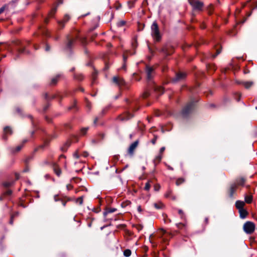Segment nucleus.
Wrapping results in <instances>:
<instances>
[{
  "label": "nucleus",
  "instance_id": "nucleus-38",
  "mask_svg": "<svg viewBox=\"0 0 257 257\" xmlns=\"http://www.w3.org/2000/svg\"><path fill=\"white\" fill-rule=\"evenodd\" d=\"M124 24H125V22H124V21H121V22H120L119 23L118 25H119V26H123V25H124Z\"/></svg>",
  "mask_w": 257,
  "mask_h": 257
},
{
  "label": "nucleus",
  "instance_id": "nucleus-23",
  "mask_svg": "<svg viewBox=\"0 0 257 257\" xmlns=\"http://www.w3.org/2000/svg\"><path fill=\"white\" fill-rule=\"evenodd\" d=\"M162 155H159V156H157L156 159H155V161H157L158 162H159L162 159Z\"/></svg>",
  "mask_w": 257,
  "mask_h": 257
},
{
  "label": "nucleus",
  "instance_id": "nucleus-21",
  "mask_svg": "<svg viewBox=\"0 0 257 257\" xmlns=\"http://www.w3.org/2000/svg\"><path fill=\"white\" fill-rule=\"evenodd\" d=\"M58 78L59 76H58L53 78L51 80V84H55L57 83Z\"/></svg>",
  "mask_w": 257,
  "mask_h": 257
},
{
  "label": "nucleus",
  "instance_id": "nucleus-43",
  "mask_svg": "<svg viewBox=\"0 0 257 257\" xmlns=\"http://www.w3.org/2000/svg\"><path fill=\"white\" fill-rule=\"evenodd\" d=\"M156 139H153L152 141V143L153 144H155V143H156Z\"/></svg>",
  "mask_w": 257,
  "mask_h": 257
},
{
  "label": "nucleus",
  "instance_id": "nucleus-35",
  "mask_svg": "<svg viewBox=\"0 0 257 257\" xmlns=\"http://www.w3.org/2000/svg\"><path fill=\"white\" fill-rule=\"evenodd\" d=\"M165 147H162L160 149V153L161 154L163 153L164 152V151H165Z\"/></svg>",
  "mask_w": 257,
  "mask_h": 257
},
{
  "label": "nucleus",
  "instance_id": "nucleus-19",
  "mask_svg": "<svg viewBox=\"0 0 257 257\" xmlns=\"http://www.w3.org/2000/svg\"><path fill=\"white\" fill-rule=\"evenodd\" d=\"M124 256L128 257L131 254V251L130 249H125L123 252Z\"/></svg>",
  "mask_w": 257,
  "mask_h": 257
},
{
  "label": "nucleus",
  "instance_id": "nucleus-47",
  "mask_svg": "<svg viewBox=\"0 0 257 257\" xmlns=\"http://www.w3.org/2000/svg\"><path fill=\"white\" fill-rule=\"evenodd\" d=\"M75 156L76 157V158H78V156L77 155V154H75Z\"/></svg>",
  "mask_w": 257,
  "mask_h": 257
},
{
  "label": "nucleus",
  "instance_id": "nucleus-29",
  "mask_svg": "<svg viewBox=\"0 0 257 257\" xmlns=\"http://www.w3.org/2000/svg\"><path fill=\"white\" fill-rule=\"evenodd\" d=\"M87 128H83V129H82L81 131V134L82 135H84L86 133V132L87 131Z\"/></svg>",
  "mask_w": 257,
  "mask_h": 257
},
{
  "label": "nucleus",
  "instance_id": "nucleus-3",
  "mask_svg": "<svg viewBox=\"0 0 257 257\" xmlns=\"http://www.w3.org/2000/svg\"><path fill=\"white\" fill-rule=\"evenodd\" d=\"M255 228V224L251 221H247L246 222L243 226V230L247 234H251L252 233Z\"/></svg>",
  "mask_w": 257,
  "mask_h": 257
},
{
  "label": "nucleus",
  "instance_id": "nucleus-39",
  "mask_svg": "<svg viewBox=\"0 0 257 257\" xmlns=\"http://www.w3.org/2000/svg\"><path fill=\"white\" fill-rule=\"evenodd\" d=\"M220 53V51H219V50H217V53H216V55H213V57L214 58V57H215L216 56V55H218V54H219Z\"/></svg>",
  "mask_w": 257,
  "mask_h": 257
},
{
  "label": "nucleus",
  "instance_id": "nucleus-14",
  "mask_svg": "<svg viewBox=\"0 0 257 257\" xmlns=\"http://www.w3.org/2000/svg\"><path fill=\"white\" fill-rule=\"evenodd\" d=\"M236 181H237L236 185H243L245 182V180L244 178L241 177V178H238Z\"/></svg>",
  "mask_w": 257,
  "mask_h": 257
},
{
  "label": "nucleus",
  "instance_id": "nucleus-13",
  "mask_svg": "<svg viewBox=\"0 0 257 257\" xmlns=\"http://www.w3.org/2000/svg\"><path fill=\"white\" fill-rule=\"evenodd\" d=\"M242 85L247 89L250 88L253 84L252 81H245L242 83Z\"/></svg>",
  "mask_w": 257,
  "mask_h": 257
},
{
  "label": "nucleus",
  "instance_id": "nucleus-36",
  "mask_svg": "<svg viewBox=\"0 0 257 257\" xmlns=\"http://www.w3.org/2000/svg\"><path fill=\"white\" fill-rule=\"evenodd\" d=\"M204 221H205V223L206 224H207L208 223V222H209V219H208V217H206V218H205V220H204Z\"/></svg>",
  "mask_w": 257,
  "mask_h": 257
},
{
  "label": "nucleus",
  "instance_id": "nucleus-37",
  "mask_svg": "<svg viewBox=\"0 0 257 257\" xmlns=\"http://www.w3.org/2000/svg\"><path fill=\"white\" fill-rule=\"evenodd\" d=\"M54 199H55V200L56 201H58V200H59V197H58V196H57V195H55V196H54Z\"/></svg>",
  "mask_w": 257,
  "mask_h": 257
},
{
  "label": "nucleus",
  "instance_id": "nucleus-8",
  "mask_svg": "<svg viewBox=\"0 0 257 257\" xmlns=\"http://www.w3.org/2000/svg\"><path fill=\"white\" fill-rule=\"evenodd\" d=\"M239 213V216L241 218H245L248 215V212L244 208L238 210Z\"/></svg>",
  "mask_w": 257,
  "mask_h": 257
},
{
  "label": "nucleus",
  "instance_id": "nucleus-4",
  "mask_svg": "<svg viewBox=\"0 0 257 257\" xmlns=\"http://www.w3.org/2000/svg\"><path fill=\"white\" fill-rule=\"evenodd\" d=\"M186 75V73L184 72H179L176 74V77L173 79V81L177 82L182 80L185 78Z\"/></svg>",
  "mask_w": 257,
  "mask_h": 257
},
{
  "label": "nucleus",
  "instance_id": "nucleus-11",
  "mask_svg": "<svg viewBox=\"0 0 257 257\" xmlns=\"http://www.w3.org/2000/svg\"><path fill=\"white\" fill-rule=\"evenodd\" d=\"M53 170L56 174L59 176L61 174V171L60 170V169L59 168V166H58L57 165H55L53 166Z\"/></svg>",
  "mask_w": 257,
  "mask_h": 257
},
{
  "label": "nucleus",
  "instance_id": "nucleus-9",
  "mask_svg": "<svg viewBox=\"0 0 257 257\" xmlns=\"http://www.w3.org/2000/svg\"><path fill=\"white\" fill-rule=\"evenodd\" d=\"M138 141H136L134 143H133L130 146V148L128 149V152L130 154H132L133 153L134 151L136 149V148L138 146Z\"/></svg>",
  "mask_w": 257,
  "mask_h": 257
},
{
  "label": "nucleus",
  "instance_id": "nucleus-45",
  "mask_svg": "<svg viewBox=\"0 0 257 257\" xmlns=\"http://www.w3.org/2000/svg\"><path fill=\"white\" fill-rule=\"evenodd\" d=\"M83 156L84 157H87L88 156V154L87 153H84Z\"/></svg>",
  "mask_w": 257,
  "mask_h": 257
},
{
  "label": "nucleus",
  "instance_id": "nucleus-48",
  "mask_svg": "<svg viewBox=\"0 0 257 257\" xmlns=\"http://www.w3.org/2000/svg\"><path fill=\"white\" fill-rule=\"evenodd\" d=\"M170 169L173 170L172 168H169Z\"/></svg>",
  "mask_w": 257,
  "mask_h": 257
},
{
  "label": "nucleus",
  "instance_id": "nucleus-1",
  "mask_svg": "<svg viewBox=\"0 0 257 257\" xmlns=\"http://www.w3.org/2000/svg\"><path fill=\"white\" fill-rule=\"evenodd\" d=\"M152 36L156 41H158L161 39L159 28L156 22H154L151 27Z\"/></svg>",
  "mask_w": 257,
  "mask_h": 257
},
{
  "label": "nucleus",
  "instance_id": "nucleus-6",
  "mask_svg": "<svg viewBox=\"0 0 257 257\" xmlns=\"http://www.w3.org/2000/svg\"><path fill=\"white\" fill-rule=\"evenodd\" d=\"M113 82L118 85H121L123 84V83H124L123 79L122 78H121L119 77H117V76L113 77Z\"/></svg>",
  "mask_w": 257,
  "mask_h": 257
},
{
  "label": "nucleus",
  "instance_id": "nucleus-31",
  "mask_svg": "<svg viewBox=\"0 0 257 257\" xmlns=\"http://www.w3.org/2000/svg\"><path fill=\"white\" fill-rule=\"evenodd\" d=\"M127 53V52H126L125 53H124V54L123 55V59L124 61H125L126 60L127 57H126V55Z\"/></svg>",
  "mask_w": 257,
  "mask_h": 257
},
{
  "label": "nucleus",
  "instance_id": "nucleus-34",
  "mask_svg": "<svg viewBox=\"0 0 257 257\" xmlns=\"http://www.w3.org/2000/svg\"><path fill=\"white\" fill-rule=\"evenodd\" d=\"M177 227H178V228H181V227H182V226H184V225L183 224H182V223H178V224H177Z\"/></svg>",
  "mask_w": 257,
  "mask_h": 257
},
{
  "label": "nucleus",
  "instance_id": "nucleus-15",
  "mask_svg": "<svg viewBox=\"0 0 257 257\" xmlns=\"http://www.w3.org/2000/svg\"><path fill=\"white\" fill-rule=\"evenodd\" d=\"M154 206L156 208L159 209L164 207V204L162 202H157L154 204Z\"/></svg>",
  "mask_w": 257,
  "mask_h": 257
},
{
  "label": "nucleus",
  "instance_id": "nucleus-28",
  "mask_svg": "<svg viewBox=\"0 0 257 257\" xmlns=\"http://www.w3.org/2000/svg\"><path fill=\"white\" fill-rule=\"evenodd\" d=\"M6 9V6H4L2 7L1 8H0V14H1L2 13H3Z\"/></svg>",
  "mask_w": 257,
  "mask_h": 257
},
{
  "label": "nucleus",
  "instance_id": "nucleus-16",
  "mask_svg": "<svg viewBox=\"0 0 257 257\" xmlns=\"http://www.w3.org/2000/svg\"><path fill=\"white\" fill-rule=\"evenodd\" d=\"M252 200V196L251 195H246L245 196V202L247 203H250Z\"/></svg>",
  "mask_w": 257,
  "mask_h": 257
},
{
  "label": "nucleus",
  "instance_id": "nucleus-10",
  "mask_svg": "<svg viewBox=\"0 0 257 257\" xmlns=\"http://www.w3.org/2000/svg\"><path fill=\"white\" fill-rule=\"evenodd\" d=\"M147 78L148 79H150L152 78V74L153 72V69L150 67H147L146 69Z\"/></svg>",
  "mask_w": 257,
  "mask_h": 257
},
{
  "label": "nucleus",
  "instance_id": "nucleus-41",
  "mask_svg": "<svg viewBox=\"0 0 257 257\" xmlns=\"http://www.w3.org/2000/svg\"><path fill=\"white\" fill-rule=\"evenodd\" d=\"M178 213L180 214V215H182L183 214V211L182 210H179L178 211Z\"/></svg>",
  "mask_w": 257,
  "mask_h": 257
},
{
  "label": "nucleus",
  "instance_id": "nucleus-32",
  "mask_svg": "<svg viewBox=\"0 0 257 257\" xmlns=\"http://www.w3.org/2000/svg\"><path fill=\"white\" fill-rule=\"evenodd\" d=\"M12 192L11 190H7L6 192V194L7 195H10L11 194H12Z\"/></svg>",
  "mask_w": 257,
  "mask_h": 257
},
{
  "label": "nucleus",
  "instance_id": "nucleus-46",
  "mask_svg": "<svg viewBox=\"0 0 257 257\" xmlns=\"http://www.w3.org/2000/svg\"><path fill=\"white\" fill-rule=\"evenodd\" d=\"M114 158H115V159H116V160H118V158L117 156H114Z\"/></svg>",
  "mask_w": 257,
  "mask_h": 257
},
{
  "label": "nucleus",
  "instance_id": "nucleus-33",
  "mask_svg": "<svg viewBox=\"0 0 257 257\" xmlns=\"http://www.w3.org/2000/svg\"><path fill=\"white\" fill-rule=\"evenodd\" d=\"M160 189V186L159 185H155L154 186V189L155 191H158Z\"/></svg>",
  "mask_w": 257,
  "mask_h": 257
},
{
  "label": "nucleus",
  "instance_id": "nucleus-5",
  "mask_svg": "<svg viewBox=\"0 0 257 257\" xmlns=\"http://www.w3.org/2000/svg\"><path fill=\"white\" fill-rule=\"evenodd\" d=\"M237 188V185L235 183L232 184L230 185L229 189V194L230 197L233 196L234 192Z\"/></svg>",
  "mask_w": 257,
  "mask_h": 257
},
{
  "label": "nucleus",
  "instance_id": "nucleus-26",
  "mask_svg": "<svg viewBox=\"0 0 257 257\" xmlns=\"http://www.w3.org/2000/svg\"><path fill=\"white\" fill-rule=\"evenodd\" d=\"M73 41H74L73 40H69V42H68V43L67 44V47H69V48L70 47L71 45L73 43Z\"/></svg>",
  "mask_w": 257,
  "mask_h": 257
},
{
  "label": "nucleus",
  "instance_id": "nucleus-42",
  "mask_svg": "<svg viewBox=\"0 0 257 257\" xmlns=\"http://www.w3.org/2000/svg\"><path fill=\"white\" fill-rule=\"evenodd\" d=\"M21 149V146H18L17 148V151H19Z\"/></svg>",
  "mask_w": 257,
  "mask_h": 257
},
{
  "label": "nucleus",
  "instance_id": "nucleus-27",
  "mask_svg": "<svg viewBox=\"0 0 257 257\" xmlns=\"http://www.w3.org/2000/svg\"><path fill=\"white\" fill-rule=\"evenodd\" d=\"M127 116L125 118H124L123 119H127L131 118L133 116V115L131 113H127Z\"/></svg>",
  "mask_w": 257,
  "mask_h": 257
},
{
  "label": "nucleus",
  "instance_id": "nucleus-25",
  "mask_svg": "<svg viewBox=\"0 0 257 257\" xmlns=\"http://www.w3.org/2000/svg\"><path fill=\"white\" fill-rule=\"evenodd\" d=\"M157 91H159L161 92V94L163 93V89L162 87H158L157 89H156Z\"/></svg>",
  "mask_w": 257,
  "mask_h": 257
},
{
  "label": "nucleus",
  "instance_id": "nucleus-7",
  "mask_svg": "<svg viewBox=\"0 0 257 257\" xmlns=\"http://www.w3.org/2000/svg\"><path fill=\"white\" fill-rule=\"evenodd\" d=\"M245 205V202L242 201L237 200L235 202V207L238 210L243 208Z\"/></svg>",
  "mask_w": 257,
  "mask_h": 257
},
{
  "label": "nucleus",
  "instance_id": "nucleus-18",
  "mask_svg": "<svg viewBox=\"0 0 257 257\" xmlns=\"http://www.w3.org/2000/svg\"><path fill=\"white\" fill-rule=\"evenodd\" d=\"M4 133L5 134H11L12 133V131L9 127H6L4 128Z\"/></svg>",
  "mask_w": 257,
  "mask_h": 257
},
{
  "label": "nucleus",
  "instance_id": "nucleus-30",
  "mask_svg": "<svg viewBox=\"0 0 257 257\" xmlns=\"http://www.w3.org/2000/svg\"><path fill=\"white\" fill-rule=\"evenodd\" d=\"M115 210H116V209H114V208H113V209H108V210H107V213L113 212H114Z\"/></svg>",
  "mask_w": 257,
  "mask_h": 257
},
{
  "label": "nucleus",
  "instance_id": "nucleus-12",
  "mask_svg": "<svg viewBox=\"0 0 257 257\" xmlns=\"http://www.w3.org/2000/svg\"><path fill=\"white\" fill-rule=\"evenodd\" d=\"M69 19H70L69 16L68 15H65L63 21L59 22V24L60 25L63 24L62 27H63L64 24L65 23L67 22V21H68Z\"/></svg>",
  "mask_w": 257,
  "mask_h": 257
},
{
  "label": "nucleus",
  "instance_id": "nucleus-17",
  "mask_svg": "<svg viewBox=\"0 0 257 257\" xmlns=\"http://www.w3.org/2000/svg\"><path fill=\"white\" fill-rule=\"evenodd\" d=\"M151 183H152L151 181H148V182L146 183L145 186V189L146 191H149L150 190V189L151 188Z\"/></svg>",
  "mask_w": 257,
  "mask_h": 257
},
{
  "label": "nucleus",
  "instance_id": "nucleus-2",
  "mask_svg": "<svg viewBox=\"0 0 257 257\" xmlns=\"http://www.w3.org/2000/svg\"><path fill=\"white\" fill-rule=\"evenodd\" d=\"M188 1L194 10L202 11L204 7V4L202 2L198 0H188Z\"/></svg>",
  "mask_w": 257,
  "mask_h": 257
},
{
  "label": "nucleus",
  "instance_id": "nucleus-44",
  "mask_svg": "<svg viewBox=\"0 0 257 257\" xmlns=\"http://www.w3.org/2000/svg\"><path fill=\"white\" fill-rule=\"evenodd\" d=\"M138 210L139 211L141 212V206H139L138 207Z\"/></svg>",
  "mask_w": 257,
  "mask_h": 257
},
{
  "label": "nucleus",
  "instance_id": "nucleus-24",
  "mask_svg": "<svg viewBox=\"0 0 257 257\" xmlns=\"http://www.w3.org/2000/svg\"><path fill=\"white\" fill-rule=\"evenodd\" d=\"M77 202L79 203V204H82L83 202V199L82 197H80L77 199Z\"/></svg>",
  "mask_w": 257,
  "mask_h": 257
},
{
  "label": "nucleus",
  "instance_id": "nucleus-20",
  "mask_svg": "<svg viewBox=\"0 0 257 257\" xmlns=\"http://www.w3.org/2000/svg\"><path fill=\"white\" fill-rule=\"evenodd\" d=\"M191 104H189L187 105L183 110V113L185 114L191 108Z\"/></svg>",
  "mask_w": 257,
  "mask_h": 257
},
{
  "label": "nucleus",
  "instance_id": "nucleus-22",
  "mask_svg": "<svg viewBox=\"0 0 257 257\" xmlns=\"http://www.w3.org/2000/svg\"><path fill=\"white\" fill-rule=\"evenodd\" d=\"M184 179L183 178H179L176 181V185H180L181 184H182V183H183L184 182Z\"/></svg>",
  "mask_w": 257,
  "mask_h": 257
},
{
  "label": "nucleus",
  "instance_id": "nucleus-40",
  "mask_svg": "<svg viewBox=\"0 0 257 257\" xmlns=\"http://www.w3.org/2000/svg\"><path fill=\"white\" fill-rule=\"evenodd\" d=\"M159 230L163 232V233H165L166 232L165 230H164V229L163 228H160Z\"/></svg>",
  "mask_w": 257,
  "mask_h": 257
}]
</instances>
